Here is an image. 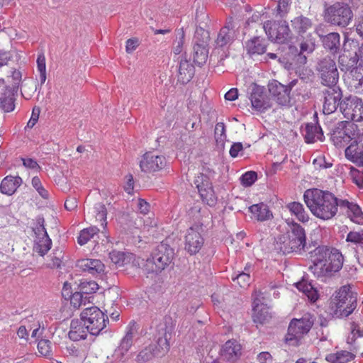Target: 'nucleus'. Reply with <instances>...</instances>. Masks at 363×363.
Wrapping results in <instances>:
<instances>
[{
	"label": "nucleus",
	"mask_w": 363,
	"mask_h": 363,
	"mask_svg": "<svg viewBox=\"0 0 363 363\" xmlns=\"http://www.w3.org/2000/svg\"><path fill=\"white\" fill-rule=\"evenodd\" d=\"M250 99L252 108L259 113H264L272 106L270 99L266 94L264 86L255 83L252 85Z\"/></svg>",
	"instance_id": "16"
},
{
	"label": "nucleus",
	"mask_w": 363,
	"mask_h": 363,
	"mask_svg": "<svg viewBox=\"0 0 363 363\" xmlns=\"http://www.w3.org/2000/svg\"><path fill=\"white\" fill-rule=\"evenodd\" d=\"M346 213L352 222L363 225V212L357 203H354Z\"/></svg>",
	"instance_id": "51"
},
{
	"label": "nucleus",
	"mask_w": 363,
	"mask_h": 363,
	"mask_svg": "<svg viewBox=\"0 0 363 363\" xmlns=\"http://www.w3.org/2000/svg\"><path fill=\"white\" fill-rule=\"evenodd\" d=\"M354 124L348 121L335 123L330 130V140L336 148H344L354 140L359 134L354 130Z\"/></svg>",
	"instance_id": "7"
},
{
	"label": "nucleus",
	"mask_w": 363,
	"mask_h": 363,
	"mask_svg": "<svg viewBox=\"0 0 363 363\" xmlns=\"http://www.w3.org/2000/svg\"><path fill=\"white\" fill-rule=\"evenodd\" d=\"M315 38L314 36L309 33L306 37L303 38L301 43H300V50L303 55L311 54L315 49Z\"/></svg>",
	"instance_id": "47"
},
{
	"label": "nucleus",
	"mask_w": 363,
	"mask_h": 363,
	"mask_svg": "<svg viewBox=\"0 0 363 363\" xmlns=\"http://www.w3.org/2000/svg\"><path fill=\"white\" fill-rule=\"evenodd\" d=\"M194 43L208 46L210 41V33L204 27L196 28L194 37Z\"/></svg>",
	"instance_id": "50"
},
{
	"label": "nucleus",
	"mask_w": 363,
	"mask_h": 363,
	"mask_svg": "<svg viewBox=\"0 0 363 363\" xmlns=\"http://www.w3.org/2000/svg\"><path fill=\"white\" fill-rule=\"evenodd\" d=\"M287 224L290 229L288 230L286 237L290 242L291 245H293L298 252L301 250L308 251L311 245L309 246L306 245V235L304 228L294 220H288Z\"/></svg>",
	"instance_id": "14"
},
{
	"label": "nucleus",
	"mask_w": 363,
	"mask_h": 363,
	"mask_svg": "<svg viewBox=\"0 0 363 363\" xmlns=\"http://www.w3.org/2000/svg\"><path fill=\"white\" fill-rule=\"evenodd\" d=\"M167 164V160L163 155H155L152 152H147L143 156L140 162V167L145 173H153L162 169Z\"/></svg>",
	"instance_id": "17"
},
{
	"label": "nucleus",
	"mask_w": 363,
	"mask_h": 363,
	"mask_svg": "<svg viewBox=\"0 0 363 363\" xmlns=\"http://www.w3.org/2000/svg\"><path fill=\"white\" fill-rule=\"evenodd\" d=\"M315 33L318 35L323 48L330 55H336L340 53L341 43L340 35L337 32H331L328 34H323L320 28L315 29Z\"/></svg>",
	"instance_id": "20"
},
{
	"label": "nucleus",
	"mask_w": 363,
	"mask_h": 363,
	"mask_svg": "<svg viewBox=\"0 0 363 363\" xmlns=\"http://www.w3.org/2000/svg\"><path fill=\"white\" fill-rule=\"evenodd\" d=\"M194 184L198 189L202 201L209 206H214L217 203V196L213 190L210 177L203 173L196 177Z\"/></svg>",
	"instance_id": "15"
},
{
	"label": "nucleus",
	"mask_w": 363,
	"mask_h": 363,
	"mask_svg": "<svg viewBox=\"0 0 363 363\" xmlns=\"http://www.w3.org/2000/svg\"><path fill=\"white\" fill-rule=\"evenodd\" d=\"M89 298L86 296H84V294L79 291L74 292L69 300L71 305L74 308H79L82 304H85L86 301L90 302Z\"/></svg>",
	"instance_id": "57"
},
{
	"label": "nucleus",
	"mask_w": 363,
	"mask_h": 363,
	"mask_svg": "<svg viewBox=\"0 0 363 363\" xmlns=\"http://www.w3.org/2000/svg\"><path fill=\"white\" fill-rule=\"evenodd\" d=\"M38 350L41 355L47 358H52V342L49 340H40L38 343Z\"/></svg>",
	"instance_id": "53"
},
{
	"label": "nucleus",
	"mask_w": 363,
	"mask_h": 363,
	"mask_svg": "<svg viewBox=\"0 0 363 363\" xmlns=\"http://www.w3.org/2000/svg\"><path fill=\"white\" fill-rule=\"evenodd\" d=\"M177 320L166 315L156 327L155 340L162 353L167 354L170 349L169 341L174 332Z\"/></svg>",
	"instance_id": "8"
},
{
	"label": "nucleus",
	"mask_w": 363,
	"mask_h": 363,
	"mask_svg": "<svg viewBox=\"0 0 363 363\" xmlns=\"http://www.w3.org/2000/svg\"><path fill=\"white\" fill-rule=\"evenodd\" d=\"M330 249V247L326 245H318L314 250L308 251L313 265L310 266L309 269L316 277L315 267L321 268L324 261L326 260L327 255Z\"/></svg>",
	"instance_id": "30"
},
{
	"label": "nucleus",
	"mask_w": 363,
	"mask_h": 363,
	"mask_svg": "<svg viewBox=\"0 0 363 363\" xmlns=\"http://www.w3.org/2000/svg\"><path fill=\"white\" fill-rule=\"evenodd\" d=\"M267 41L262 36H254L245 43V49L250 56L260 55L266 52Z\"/></svg>",
	"instance_id": "26"
},
{
	"label": "nucleus",
	"mask_w": 363,
	"mask_h": 363,
	"mask_svg": "<svg viewBox=\"0 0 363 363\" xmlns=\"http://www.w3.org/2000/svg\"><path fill=\"white\" fill-rule=\"evenodd\" d=\"M32 185L43 199H48V191L42 186L40 178L37 176L32 179Z\"/></svg>",
	"instance_id": "62"
},
{
	"label": "nucleus",
	"mask_w": 363,
	"mask_h": 363,
	"mask_svg": "<svg viewBox=\"0 0 363 363\" xmlns=\"http://www.w3.org/2000/svg\"><path fill=\"white\" fill-rule=\"evenodd\" d=\"M343 262L344 257L340 251L330 247L321 268L315 267L316 277H331L334 273L342 268Z\"/></svg>",
	"instance_id": "12"
},
{
	"label": "nucleus",
	"mask_w": 363,
	"mask_h": 363,
	"mask_svg": "<svg viewBox=\"0 0 363 363\" xmlns=\"http://www.w3.org/2000/svg\"><path fill=\"white\" fill-rule=\"evenodd\" d=\"M96 218L101 222L103 228H106L107 225V209L104 203H97L95 207Z\"/></svg>",
	"instance_id": "54"
},
{
	"label": "nucleus",
	"mask_w": 363,
	"mask_h": 363,
	"mask_svg": "<svg viewBox=\"0 0 363 363\" xmlns=\"http://www.w3.org/2000/svg\"><path fill=\"white\" fill-rule=\"evenodd\" d=\"M204 244V239L201 233L194 227L187 230L184 240V250L191 256L199 252Z\"/></svg>",
	"instance_id": "23"
},
{
	"label": "nucleus",
	"mask_w": 363,
	"mask_h": 363,
	"mask_svg": "<svg viewBox=\"0 0 363 363\" xmlns=\"http://www.w3.org/2000/svg\"><path fill=\"white\" fill-rule=\"evenodd\" d=\"M232 279L233 281H237L240 287L245 288L250 285L251 277L248 273L238 272L235 277H232Z\"/></svg>",
	"instance_id": "60"
},
{
	"label": "nucleus",
	"mask_w": 363,
	"mask_h": 363,
	"mask_svg": "<svg viewBox=\"0 0 363 363\" xmlns=\"http://www.w3.org/2000/svg\"><path fill=\"white\" fill-rule=\"evenodd\" d=\"M133 254L125 253L124 252L112 250L109 252V258L113 263L118 267H122L130 262L133 257Z\"/></svg>",
	"instance_id": "46"
},
{
	"label": "nucleus",
	"mask_w": 363,
	"mask_h": 363,
	"mask_svg": "<svg viewBox=\"0 0 363 363\" xmlns=\"http://www.w3.org/2000/svg\"><path fill=\"white\" fill-rule=\"evenodd\" d=\"M237 38L236 30L232 17L228 18L225 24L220 29L215 40L216 48H223L230 46Z\"/></svg>",
	"instance_id": "22"
},
{
	"label": "nucleus",
	"mask_w": 363,
	"mask_h": 363,
	"mask_svg": "<svg viewBox=\"0 0 363 363\" xmlns=\"http://www.w3.org/2000/svg\"><path fill=\"white\" fill-rule=\"evenodd\" d=\"M77 289L82 291L84 295H89L96 293V291L99 289V285L94 281H87L86 280H81L80 284L78 285Z\"/></svg>",
	"instance_id": "52"
},
{
	"label": "nucleus",
	"mask_w": 363,
	"mask_h": 363,
	"mask_svg": "<svg viewBox=\"0 0 363 363\" xmlns=\"http://www.w3.org/2000/svg\"><path fill=\"white\" fill-rule=\"evenodd\" d=\"M18 91L12 89L10 86H6L0 96V108L6 113H10L15 109L16 96Z\"/></svg>",
	"instance_id": "31"
},
{
	"label": "nucleus",
	"mask_w": 363,
	"mask_h": 363,
	"mask_svg": "<svg viewBox=\"0 0 363 363\" xmlns=\"http://www.w3.org/2000/svg\"><path fill=\"white\" fill-rule=\"evenodd\" d=\"M322 16L324 22L331 27L347 28L352 21L354 13L350 1L345 0L323 4Z\"/></svg>",
	"instance_id": "4"
},
{
	"label": "nucleus",
	"mask_w": 363,
	"mask_h": 363,
	"mask_svg": "<svg viewBox=\"0 0 363 363\" xmlns=\"http://www.w3.org/2000/svg\"><path fill=\"white\" fill-rule=\"evenodd\" d=\"M65 355L77 361H82L86 357V352L82 345L75 342L65 347Z\"/></svg>",
	"instance_id": "43"
},
{
	"label": "nucleus",
	"mask_w": 363,
	"mask_h": 363,
	"mask_svg": "<svg viewBox=\"0 0 363 363\" xmlns=\"http://www.w3.org/2000/svg\"><path fill=\"white\" fill-rule=\"evenodd\" d=\"M165 354L156 345L150 344L139 352L135 360L138 363H145L154 357H162Z\"/></svg>",
	"instance_id": "35"
},
{
	"label": "nucleus",
	"mask_w": 363,
	"mask_h": 363,
	"mask_svg": "<svg viewBox=\"0 0 363 363\" xmlns=\"http://www.w3.org/2000/svg\"><path fill=\"white\" fill-rule=\"evenodd\" d=\"M248 209L258 221H265L273 217L269 206L263 202L253 204L250 206Z\"/></svg>",
	"instance_id": "37"
},
{
	"label": "nucleus",
	"mask_w": 363,
	"mask_h": 363,
	"mask_svg": "<svg viewBox=\"0 0 363 363\" xmlns=\"http://www.w3.org/2000/svg\"><path fill=\"white\" fill-rule=\"evenodd\" d=\"M203 8L201 11L199 9L196 10V21L198 24L196 28L204 27L206 28L208 26V23L210 21L208 14L205 11H203Z\"/></svg>",
	"instance_id": "59"
},
{
	"label": "nucleus",
	"mask_w": 363,
	"mask_h": 363,
	"mask_svg": "<svg viewBox=\"0 0 363 363\" xmlns=\"http://www.w3.org/2000/svg\"><path fill=\"white\" fill-rule=\"evenodd\" d=\"M52 240L48 236H40V238H36L34 240L33 251L37 252L40 256H45L51 249Z\"/></svg>",
	"instance_id": "45"
},
{
	"label": "nucleus",
	"mask_w": 363,
	"mask_h": 363,
	"mask_svg": "<svg viewBox=\"0 0 363 363\" xmlns=\"http://www.w3.org/2000/svg\"><path fill=\"white\" fill-rule=\"evenodd\" d=\"M286 208L289 211L291 215H294L298 220L305 223L309 220V215L306 211L302 203L298 201H292L286 205Z\"/></svg>",
	"instance_id": "38"
},
{
	"label": "nucleus",
	"mask_w": 363,
	"mask_h": 363,
	"mask_svg": "<svg viewBox=\"0 0 363 363\" xmlns=\"http://www.w3.org/2000/svg\"><path fill=\"white\" fill-rule=\"evenodd\" d=\"M324 103L323 111L324 114H330L340 108V102L342 97V90L340 86L332 85L324 92Z\"/></svg>",
	"instance_id": "21"
},
{
	"label": "nucleus",
	"mask_w": 363,
	"mask_h": 363,
	"mask_svg": "<svg viewBox=\"0 0 363 363\" xmlns=\"http://www.w3.org/2000/svg\"><path fill=\"white\" fill-rule=\"evenodd\" d=\"M360 47L359 43L357 40L354 38H350L347 35H345L343 48L344 51H350L354 50H359Z\"/></svg>",
	"instance_id": "63"
},
{
	"label": "nucleus",
	"mask_w": 363,
	"mask_h": 363,
	"mask_svg": "<svg viewBox=\"0 0 363 363\" xmlns=\"http://www.w3.org/2000/svg\"><path fill=\"white\" fill-rule=\"evenodd\" d=\"M215 138L217 143H222V145H224V140L226 139L225 135V125L224 123H218L215 128Z\"/></svg>",
	"instance_id": "61"
},
{
	"label": "nucleus",
	"mask_w": 363,
	"mask_h": 363,
	"mask_svg": "<svg viewBox=\"0 0 363 363\" xmlns=\"http://www.w3.org/2000/svg\"><path fill=\"white\" fill-rule=\"evenodd\" d=\"M359 62L357 54L346 55L345 53L339 55L338 64L342 72L345 73L349 72L352 76H354L357 73L359 67L357 63Z\"/></svg>",
	"instance_id": "29"
},
{
	"label": "nucleus",
	"mask_w": 363,
	"mask_h": 363,
	"mask_svg": "<svg viewBox=\"0 0 363 363\" xmlns=\"http://www.w3.org/2000/svg\"><path fill=\"white\" fill-rule=\"evenodd\" d=\"M263 28L268 38L272 41L284 45L291 42L293 38V34L286 21H267Z\"/></svg>",
	"instance_id": "11"
},
{
	"label": "nucleus",
	"mask_w": 363,
	"mask_h": 363,
	"mask_svg": "<svg viewBox=\"0 0 363 363\" xmlns=\"http://www.w3.org/2000/svg\"><path fill=\"white\" fill-rule=\"evenodd\" d=\"M176 255V243L173 238H166L151 252L149 257L143 264V269L147 274L158 275L172 264Z\"/></svg>",
	"instance_id": "2"
},
{
	"label": "nucleus",
	"mask_w": 363,
	"mask_h": 363,
	"mask_svg": "<svg viewBox=\"0 0 363 363\" xmlns=\"http://www.w3.org/2000/svg\"><path fill=\"white\" fill-rule=\"evenodd\" d=\"M267 86L271 96L279 105L285 106L290 104V94L285 85L278 80L272 79L269 82Z\"/></svg>",
	"instance_id": "25"
},
{
	"label": "nucleus",
	"mask_w": 363,
	"mask_h": 363,
	"mask_svg": "<svg viewBox=\"0 0 363 363\" xmlns=\"http://www.w3.org/2000/svg\"><path fill=\"white\" fill-rule=\"evenodd\" d=\"M345 157L357 167H363V133L345 147Z\"/></svg>",
	"instance_id": "19"
},
{
	"label": "nucleus",
	"mask_w": 363,
	"mask_h": 363,
	"mask_svg": "<svg viewBox=\"0 0 363 363\" xmlns=\"http://www.w3.org/2000/svg\"><path fill=\"white\" fill-rule=\"evenodd\" d=\"M36 62L38 71L40 72V86H42L46 80V63L45 57L43 53L38 55Z\"/></svg>",
	"instance_id": "55"
},
{
	"label": "nucleus",
	"mask_w": 363,
	"mask_h": 363,
	"mask_svg": "<svg viewBox=\"0 0 363 363\" xmlns=\"http://www.w3.org/2000/svg\"><path fill=\"white\" fill-rule=\"evenodd\" d=\"M302 135L305 142L307 144H312L317 140L324 141L325 136L320 124H313V123H306L305 128L302 130Z\"/></svg>",
	"instance_id": "27"
},
{
	"label": "nucleus",
	"mask_w": 363,
	"mask_h": 363,
	"mask_svg": "<svg viewBox=\"0 0 363 363\" xmlns=\"http://www.w3.org/2000/svg\"><path fill=\"white\" fill-rule=\"evenodd\" d=\"M316 71L323 85L331 86L337 84L339 72L335 60L330 56H325L318 61Z\"/></svg>",
	"instance_id": "10"
},
{
	"label": "nucleus",
	"mask_w": 363,
	"mask_h": 363,
	"mask_svg": "<svg viewBox=\"0 0 363 363\" xmlns=\"http://www.w3.org/2000/svg\"><path fill=\"white\" fill-rule=\"evenodd\" d=\"M340 110L347 120H363V102L356 96L345 97L340 102Z\"/></svg>",
	"instance_id": "13"
},
{
	"label": "nucleus",
	"mask_w": 363,
	"mask_h": 363,
	"mask_svg": "<svg viewBox=\"0 0 363 363\" xmlns=\"http://www.w3.org/2000/svg\"><path fill=\"white\" fill-rule=\"evenodd\" d=\"M136 332V323L133 320L128 324L125 335L121 340L119 346L114 350L113 357L116 360L125 362V356L133 345V335Z\"/></svg>",
	"instance_id": "18"
},
{
	"label": "nucleus",
	"mask_w": 363,
	"mask_h": 363,
	"mask_svg": "<svg viewBox=\"0 0 363 363\" xmlns=\"http://www.w3.org/2000/svg\"><path fill=\"white\" fill-rule=\"evenodd\" d=\"M357 294L352 291V286H342L328 301L325 312L332 318L349 316L356 308Z\"/></svg>",
	"instance_id": "3"
},
{
	"label": "nucleus",
	"mask_w": 363,
	"mask_h": 363,
	"mask_svg": "<svg viewBox=\"0 0 363 363\" xmlns=\"http://www.w3.org/2000/svg\"><path fill=\"white\" fill-rule=\"evenodd\" d=\"M315 319L314 315L310 313H305L299 319H292L288 327L285 342L291 346H298L303 336L311 329Z\"/></svg>",
	"instance_id": "6"
},
{
	"label": "nucleus",
	"mask_w": 363,
	"mask_h": 363,
	"mask_svg": "<svg viewBox=\"0 0 363 363\" xmlns=\"http://www.w3.org/2000/svg\"><path fill=\"white\" fill-rule=\"evenodd\" d=\"M87 325H84V322L82 319H72L70 323V330L68 333L69 338L77 342L80 340H85L87 337Z\"/></svg>",
	"instance_id": "32"
},
{
	"label": "nucleus",
	"mask_w": 363,
	"mask_h": 363,
	"mask_svg": "<svg viewBox=\"0 0 363 363\" xmlns=\"http://www.w3.org/2000/svg\"><path fill=\"white\" fill-rule=\"evenodd\" d=\"M99 231V229L96 226H91L82 230L79 233V235L77 237L78 244L80 245H85L94 235H96Z\"/></svg>",
	"instance_id": "48"
},
{
	"label": "nucleus",
	"mask_w": 363,
	"mask_h": 363,
	"mask_svg": "<svg viewBox=\"0 0 363 363\" xmlns=\"http://www.w3.org/2000/svg\"><path fill=\"white\" fill-rule=\"evenodd\" d=\"M242 347L235 339L228 340L219 352L221 357L229 363H236L242 356Z\"/></svg>",
	"instance_id": "24"
},
{
	"label": "nucleus",
	"mask_w": 363,
	"mask_h": 363,
	"mask_svg": "<svg viewBox=\"0 0 363 363\" xmlns=\"http://www.w3.org/2000/svg\"><path fill=\"white\" fill-rule=\"evenodd\" d=\"M355 354L347 350L337 351L326 355L325 360L330 363H347L355 358Z\"/></svg>",
	"instance_id": "42"
},
{
	"label": "nucleus",
	"mask_w": 363,
	"mask_h": 363,
	"mask_svg": "<svg viewBox=\"0 0 363 363\" xmlns=\"http://www.w3.org/2000/svg\"><path fill=\"white\" fill-rule=\"evenodd\" d=\"M32 231L34 233L35 238H40V236H48V232L45 228V220L43 215H38L35 218V222L32 227Z\"/></svg>",
	"instance_id": "49"
},
{
	"label": "nucleus",
	"mask_w": 363,
	"mask_h": 363,
	"mask_svg": "<svg viewBox=\"0 0 363 363\" xmlns=\"http://www.w3.org/2000/svg\"><path fill=\"white\" fill-rule=\"evenodd\" d=\"M257 180V173L255 171H247L240 178L241 184L245 187L252 186Z\"/></svg>",
	"instance_id": "56"
},
{
	"label": "nucleus",
	"mask_w": 363,
	"mask_h": 363,
	"mask_svg": "<svg viewBox=\"0 0 363 363\" xmlns=\"http://www.w3.org/2000/svg\"><path fill=\"white\" fill-rule=\"evenodd\" d=\"M193 61L199 67H202L207 61L208 46L194 43Z\"/></svg>",
	"instance_id": "39"
},
{
	"label": "nucleus",
	"mask_w": 363,
	"mask_h": 363,
	"mask_svg": "<svg viewBox=\"0 0 363 363\" xmlns=\"http://www.w3.org/2000/svg\"><path fill=\"white\" fill-rule=\"evenodd\" d=\"M178 82L182 84L189 82L194 76L195 68L188 60H181L179 67Z\"/></svg>",
	"instance_id": "36"
},
{
	"label": "nucleus",
	"mask_w": 363,
	"mask_h": 363,
	"mask_svg": "<svg viewBox=\"0 0 363 363\" xmlns=\"http://www.w3.org/2000/svg\"><path fill=\"white\" fill-rule=\"evenodd\" d=\"M291 22L293 29L299 35L305 33L313 26L311 19L302 15L294 18Z\"/></svg>",
	"instance_id": "44"
},
{
	"label": "nucleus",
	"mask_w": 363,
	"mask_h": 363,
	"mask_svg": "<svg viewBox=\"0 0 363 363\" xmlns=\"http://www.w3.org/2000/svg\"><path fill=\"white\" fill-rule=\"evenodd\" d=\"M346 241L354 244H362L363 230L361 232L350 231L347 235Z\"/></svg>",
	"instance_id": "64"
},
{
	"label": "nucleus",
	"mask_w": 363,
	"mask_h": 363,
	"mask_svg": "<svg viewBox=\"0 0 363 363\" xmlns=\"http://www.w3.org/2000/svg\"><path fill=\"white\" fill-rule=\"evenodd\" d=\"M76 266L91 274H101L104 271V264L99 259H82L77 262Z\"/></svg>",
	"instance_id": "34"
},
{
	"label": "nucleus",
	"mask_w": 363,
	"mask_h": 363,
	"mask_svg": "<svg viewBox=\"0 0 363 363\" xmlns=\"http://www.w3.org/2000/svg\"><path fill=\"white\" fill-rule=\"evenodd\" d=\"M274 250L277 253L283 255L298 252L293 245H291L290 242L288 240L285 235H280L275 239L274 242Z\"/></svg>",
	"instance_id": "41"
},
{
	"label": "nucleus",
	"mask_w": 363,
	"mask_h": 363,
	"mask_svg": "<svg viewBox=\"0 0 363 363\" xmlns=\"http://www.w3.org/2000/svg\"><path fill=\"white\" fill-rule=\"evenodd\" d=\"M303 200L311 212L318 218L328 220L337 212V197L328 191L317 188L307 189Z\"/></svg>",
	"instance_id": "1"
},
{
	"label": "nucleus",
	"mask_w": 363,
	"mask_h": 363,
	"mask_svg": "<svg viewBox=\"0 0 363 363\" xmlns=\"http://www.w3.org/2000/svg\"><path fill=\"white\" fill-rule=\"evenodd\" d=\"M23 179L21 177L9 175L5 177L0 184V191L8 196L13 195L17 189L22 184Z\"/></svg>",
	"instance_id": "33"
},
{
	"label": "nucleus",
	"mask_w": 363,
	"mask_h": 363,
	"mask_svg": "<svg viewBox=\"0 0 363 363\" xmlns=\"http://www.w3.org/2000/svg\"><path fill=\"white\" fill-rule=\"evenodd\" d=\"M253 314L252 319L256 323L264 324L268 322L272 316L269 313L268 308L264 305L255 304L253 303Z\"/></svg>",
	"instance_id": "40"
},
{
	"label": "nucleus",
	"mask_w": 363,
	"mask_h": 363,
	"mask_svg": "<svg viewBox=\"0 0 363 363\" xmlns=\"http://www.w3.org/2000/svg\"><path fill=\"white\" fill-rule=\"evenodd\" d=\"M294 286L299 291L306 295L311 302H315L318 299V290L313 284V281L309 279L308 274H304L299 281L294 284Z\"/></svg>",
	"instance_id": "28"
},
{
	"label": "nucleus",
	"mask_w": 363,
	"mask_h": 363,
	"mask_svg": "<svg viewBox=\"0 0 363 363\" xmlns=\"http://www.w3.org/2000/svg\"><path fill=\"white\" fill-rule=\"evenodd\" d=\"M287 42L280 48L281 55L279 60L287 69H300L307 62V57L294 45Z\"/></svg>",
	"instance_id": "9"
},
{
	"label": "nucleus",
	"mask_w": 363,
	"mask_h": 363,
	"mask_svg": "<svg viewBox=\"0 0 363 363\" xmlns=\"http://www.w3.org/2000/svg\"><path fill=\"white\" fill-rule=\"evenodd\" d=\"M349 174L352 182L359 189H363V171H360L356 167L351 166Z\"/></svg>",
	"instance_id": "58"
},
{
	"label": "nucleus",
	"mask_w": 363,
	"mask_h": 363,
	"mask_svg": "<svg viewBox=\"0 0 363 363\" xmlns=\"http://www.w3.org/2000/svg\"><path fill=\"white\" fill-rule=\"evenodd\" d=\"M80 318L84 322V325H87V330L91 335L98 336L108 331L106 329V325L109 323L108 317L97 306L84 309Z\"/></svg>",
	"instance_id": "5"
}]
</instances>
